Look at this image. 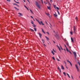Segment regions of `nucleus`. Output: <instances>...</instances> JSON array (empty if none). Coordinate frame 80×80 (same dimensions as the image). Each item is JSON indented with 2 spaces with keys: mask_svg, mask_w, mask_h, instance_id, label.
Here are the masks:
<instances>
[{
  "mask_svg": "<svg viewBox=\"0 0 80 80\" xmlns=\"http://www.w3.org/2000/svg\"><path fill=\"white\" fill-rule=\"evenodd\" d=\"M42 42L43 43H45V40H44L43 39H42Z\"/></svg>",
  "mask_w": 80,
  "mask_h": 80,
  "instance_id": "12",
  "label": "nucleus"
},
{
  "mask_svg": "<svg viewBox=\"0 0 80 80\" xmlns=\"http://www.w3.org/2000/svg\"><path fill=\"white\" fill-rule=\"evenodd\" d=\"M71 40L72 42H73V38H71Z\"/></svg>",
  "mask_w": 80,
  "mask_h": 80,
  "instance_id": "20",
  "label": "nucleus"
},
{
  "mask_svg": "<svg viewBox=\"0 0 80 80\" xmlns=\"http://www.w3.org/2000/svg\"><path fill=\"white\" fill-rule=\"evenodd\" d=\"M7 2H10V0H7Z\"/></svg>",
  "mask_w": 80,
  "mask_h": 80,
  "instance_id": "33",
  "label": "nucleus"
},
{
  "mask_svg": "<svg viewBox=\"0 0 80 80\" xmlns=\"http://www.w3.org/2000/svg\"><path fill=\"white\" fill-rule=\"evenodd\" d=\"M45 38H46L47 40H49V38L47 36H45Z\"/></svg>",
  "mask_w": 80,
  "mask_h": 80,
  "instance_id": "14",
  "label": "nucleus"
},
{
  "mask_svg": "<svg viewBox=\"0 0 80 80\" xmlns=\"http://www.w3.org/2000/svg\"><path fill=\"white\" fill-rule=\"evenodd\" d=\"M47 8L48 9H49V10H50L51 9L50 7H48V6H47Z\"/></svg>",
  "mask_w": 80,
  "mask_h": 80,
  "instance_id": "11",
  "label": "nucleus"
},
{
  "mask_svg": "<svg viewBox=\"0 0 80 80\" xmlns=\"http://www.w3.org/2000/svg\"><path fill=\"white\" fill-rule=\"evenodd\" d=\"M34 29L35 31V32H36V31H37V29H36V28H34Z\"/></svg>",
  "mask_w": 80,
  "mask_h": 80,
  "instance_id": "34",
  "label": "nucleus"
},
{
  "mask_svg": "<svg viewBox=\"0 0 80 80\" xmlns=\"http://www.w3.org/2000/svg\"><path fill=\"white\" fill-rule=\"evenodd\" d=\"M49 24H50V25L51 27H52V24H50V23H49Z\"/></svg>",
  "mask_w": 80,
  "mask_h": 80,
  "instance_id": "48",
  "label": "nucleus"
},
{
  "mask_svg": "<svg viewBox=\"0 0 80 80\" xmlns=\"http://www.w3.org/2000/svg\"><path fill=\"white\" fill-rule=\"evenodd\" d=\"M50 4V3L49 2H48Z\"/></svg>",
  "mask_w": 80,
  "mask_h": 80,
  "instance_id": "63",
  "label": "nucleus"
},
{
  "mask_svg": "<svg viewBox=\"0 0 80 80\" xmlns=\"http://www.w3.org/2000/svg\"><path fill=\"white\" fill-rule=\"evenodd\" d=\"M46 23L47 25H48V23H47V22H46Z\"/></svg>",
  "mask_w": 80,
  "mask_h": 80,
  "instance_id": "54",
  "label": "nucleus"
},
{
  "mask_svg": "<svg viewBox=\"0 0 80 80\" xmlns=\"http://www.w3.org/2000/svg\"><path fill=\"white\" fill-rule=\"evenodd\" d=\"M29 10L33 14V12H32V10H31L30 9Z\"/></svg>",
  "mask_w": 80,
  "mask_h": 80,
  "instance_id": "28",
  "label": "nucleus"
},
{
  "mask_svg": "<svg viewBox=\"0 0 80 80\" xmlns=\"http://www.w3.org/2000/svg\"><path fill=\"white\" fill-rule=\"evenodd\" d=\"M64 62L65 63V64H66V62H65V61H64Z\"/></svg>",
  "mask_w": 80,
  "mask_h": 80,
  "instance_id": "57",
  "label": "nucleus"
},
{
  "mask_svg": "<svg viewBox=\"0 0 80 80\" xmlns=\"http://www.w3.org/2000/svg\"><path fill=\"white\" fill-rule=\"evenodd\" d=\"M75 66L77 69L78 72H79V69H78V67L77 66V64H75Z\"/></svg>",
  "mask_w": 80,
  "mask_h": 80,
  "instance_id": "6",
  "label": "nucleus"
},
{
  "mask_svg": "<svg viewBox=\"0 0 80 80\" xmlns=\"http://www.w3.org/2000/svg\"><path fill=\"white\" fill-rule=\"evenodd\" d=\"M66 44L67 45H68V47L69 46V43H68V42H66Z\"/></svg>",
  "mask_w": 80,
  "mask_h": 80,
  "instance_id": "10",
  "label": "nucleus"
},
{
  "mask_svg": "<svg viewBox=\"0 0 80 80\" xmlns=\"http://www.w3.org/2000/svg\"><path fill=\"white\" fill-rule=\"evenodd\" d=\"M64 46H65V47H66V50L68 52H69V53H70V54H71L72 55V53L69 50H68V49L67 47V46H66V45H65V44H64Z\"/></svg>",
  "mask_w": 80,
  "mask_h": 80,
  "instance_id": "2",
  "label": "nucleus"
},
{
  "mask_svg": "<svg viewBox=\"0 0 80 80\" xmlns=\"http://www.w3.org/2000/svg\"><path fill=\"white\" fill-rule=\"evenodd\" d=\"M71 77H72V79H73V76H72V75L71 76Z\"/></svg>",
  "mask_w": 80,
  "mask_h": 80,
  "instance_id": "41",
  "label": "nucleus"
},
{
  "mask_svg": "<svg viewBox=\"0 0 80 80\" xmlns=\"http://www.w3.org/2000/svg\"><path fill=\"white\" fill-rule=\"evenodd\" d=\"M31 23L32 24V25H34V24L33 23L34 22L32 20H31Z\"/></svg>",
  "mask_w": 80,
  "mask_h": 80,
  "instance_id": "13",
  "label": "nucleus"
},
{
  "mask_svg": "<svg viewBox=\"0 0 80 80\" xmlns=\"http://www.w3.org/2000/svg\"><path fill=\"white\" fill-rule=\"evenodd\" d=\"M57 12L58 15H60V12H58V10H57Z\"/></svg>",
  "mask_w": 80,
  "mask_h": 80,
  "instance_id": "35",
  "label": "nucleus"
},
{
  "mask_svg": "<svg viewBox=\"0 0 80 80\" xmlns=\"http://www.w3.org/2000/svg\"><path fill=\"white\" fill-rule=\"evenodd\" d=\"M51 53L53 54V55H55V53L53 52L52 50H51Z\"/></svg>",
  "mask_w": 80,
  "mask_h": 80,
  "instance_id": "17",
  "label": "nucleus"
},
{
  "mask_svg": "<svg viewBox=\"0 0 80 80\" xmlns=\"http://www.w3.org/2000/svg\"><path fill=\"white\" fill-rule=\"evenodd\" d=\"M46 33L48 34V35H49V33H48V32H47Z\"/></svg>",
  "mask_w": 80,
  "mask_h": 80,
  "instance_id": "47",
  "label": "nucleus"
},
{
  "mask_svg": "<svg viewBox=\"0 0 80 80\" xmlns=\"http://www.w3.org/2000/svg\"><path fill=\"white\" fill-rule=\"evenodd\" d=\"M42 32H43L44 33H45V32H44V31H43V29L42 28Z\"/></svg>",
  "mask_w": 80,
  "mask_h": 80,
  "instance_id": "19",
  "label": "nucleus"
},
{
  "mask_svg": "<svg viewBox=\"0 0 80 80\" xmlns=\"http://www.w3.org/2000/svg\"><path fill=\"white\" fill-rule=\"evenodd\" d=\"M15 8V9H16V10H19V9L17 8H16V7H14Z\"/></svg>",
  "mask_w": 80,
  "mask_h": 80,
  "instance_id": "25",
  "label": "nucleus"
},
{
  "mask_svg": "<svg viewBox=\"0 0 80 80\" xmlns=\"http://www.w3.org/2000/svg\"><path fill=\"white\" fill-rule=\"evenodd\" d=\"M23 0L24 1V2H25V0Z\"/></svg>",
  "mask_w": 80,
  "mask_h": 80,
  "instance_id": "56",
  "label": "nucleus"
},
{
  "mask_svg": "<svg viewBox=\"0 0 80 80\" xmlns=\"http://www.w3.org/2000/svg\"><path fill=\"white\" fill-rule=\"evenodd\" d=\"M43 45H44L45 47H46V45H45V44H44Z\"/></svg>",
  "mask_w": 80,
  "mask_h": 80,
  "instance_id": "52",
  "label": "nucleus"
},
{
  "mask_svg": "<svg viewBox=\"0 0 80 80\" xmlns=\"http://www.w3.org/2000/svg\"><path fill=\"white\" fill-rule=\"evenodd\" d=\"M33 20H34V21H35V19H34V18H33Z\"/></svg>",
  "mask_w": 80,
  "mask_h": 80,
  "instance_id": "55",
  "label": "nucleus"
},
{
  "mask_svg": "<svg viewBox=\"0 0 80 80\" xmlns=\"http://www.w3.org/2000/svg\"><path fill=\"white\" fill-rule=\"evenodd\" d=\"M54 15L55 16V17H57V14H54Z\"/></svg>",
  "mask_w": 80,
  "mask_h": 80,
  "instance_id": "15",
  "label": "nucleus"
},
{
  "mask_svg": "<svg viewBox=\"0 0 80 80\" xmlns=\"http://www.w3.org/2000/svg\"><path fill=\"white\" fill-rule=\"evenodd\" d=\"M63 74H64L65 76H66V74L65 73V72H63Z\"/></svg>",
  "mask_w": 80,
  "mask_h": 80,
  "instance_id": "30",
  "label": "nucleus"
},
{
  "mask_svg": "<svg viewBox=\"0 0 80 80\" xmlns=\"http://www.w3.org/2000/svg\"><path fill=\"white\" fill-rule=\"evenodd\" d=\"M67 62H69V63H70V62L68 60H67Z\"/></svg>",
  "mask_w": 80,
  "mask_h": 80,
  "instance_id": "38",
  "label": "nucleus"
},
{
  "mask_svg": "<svg viewBox=\"0 0 80 80\" xmlns=\"http://www.w3.org/2000/svg\"><path fill=\"white\" fill-rule=\"evenodd\" d=\"M33 27H36V26L35 25V24L34 25V26H33Z\"/></svg>",
  "mask_w": 80,
  "mask_h": 80,
  "instance_id": "42",
  "label": "nucleus"
},
{
  "mask_svg": "<svg viewBox=\"0 0 80 80\" xmlns=\"http://www.w3.org/2000/svg\"><path fill=\"white\" fill-rule=\"evenodd\" d=\"M69 63H70L71 66H72V63H71V62H70Z\"/></svg>",
  "mask_w": 80,
  "mask_h": 80,
  "instance_id": "39",
  "label": "nucleus"
},
{
  "mask_svg": "<svg viewBox=\"0 0 80 80\" xmlns=\"http://www.w3.org/2000/svg\"><path fill=\"white\" fill-rule=\"evenodd\" d=\"M44 3H45V4H47V2H44Z\"/></svg>",
  "mask_w": 80,
  "mask_h": 80,
  "instance_id": "44",
  "label": "nucleus"
},
{
  "mask_svg": "<svg viewBox=\"0 0 80 80\" xmlns=\"http://www.w3.org/2000/svg\"><path fill=\"white\" fill-rule=\"evenodd\" d=\"M70 33H71V35H72V33H73V32H72L71 31L70 32Z\"/></svg>",
  "mask_w": 80,
  "mask_h": 80,
  "instance_id": "37",
  "label": "nucleus"
},
{
  "mask_svg": "<svg viewBox=\"0 0 80 80\" xmlns=\"http://www.w3.org/2000/svg\"><path fill=\"white\" fill-rule=\"evenodd\" d=\"M46 15H47L48 16H49V15H50V14L49 13H46Z\"/></svg>",
  "mask_w": 80,
  "mask_h": 80,
  "instance_id": "21",
  "label": "nucleus"
},
{
  "mask_svg": "<svg viewBox=\"0 0 80 80\" xmlns=\"http://www.w3.org/2000/svg\"><path fill=\"white\" fill-rule=\"evenodd\" d=\"M35 19L36 20V21H37V22H39V21H38V20L37 18H35Z\"/></svg>",
  "mask_w": 80,
  "mask_h": 80,
  "instance_id": "32",
  "label": "nucleus"
},
{
  "mask_svg": "<svg viewBox=\"0 0 80 80\" xmlns=\"http://www.w3.org/2000/svg\"><path fill=\"white\" fill-rule=\"evenodd\" d=\"M56 59H57V60H58V61H60V59H58V58H57Z\"/></svg>",
  "mask_w": 80,
  "mask_h": 80,
  "instance_id": "26",
  "label": "nucleus"
},
{
  "mask_svg": "<svg viewBox=\"0 0 80 80\" xmlns=\"http://www.w3.org/2000/svg\"><path fill=\"white\" fill-rule=\"evenodd\" d=\"M13 5H17V4L16 3H13Z\"/></svg>",
  "mask_w": 80,
  "mask_h": 80,
  "instance_id": "50",
  "label": "nucleus"
},
{
  "mask_svg": "<svg viewBox=\"0 0 80 80\" xmlns=\"http://www.w3.org/2000/svg\"><path fill=\"white\" fill-rule=\"evenodd\" d=\"M27 9L28 10H29V9H28V8H27Z\"/></svg>",
  "mask_w": 80,
  "mask_h": 80,
  "instance_id": "53",
  "label": "nucleus"
},
{
  "mask_svg": "<svg viewBox=\"0 0 80 80\" xmlns=\"http://www.w3.org/2000/svg\"><path fill=\"white\" fill-rule=\"evenodd\" d=\"M35 3L37 7H38L39 9H41V6H42V5L39 4L38 2H36Z\"/></svg>",
  "mask_w": 80,
  "mask_h": 80,
  "instance_id": "1",
  "label": "nucleus"
},
{
  "mask_svg": "<svg viewBox=\"0 0 80 80\" xmlns=\"http://www.w3.org/2000/svg\"><path fill=\"white\" fill-rule=\"evenodd\" d=\"M31 18H33V17H32V16H31Z\"/></svg>",
  "mask_w": 80,
  "mask_h": 80,
  "instance_id": "46",
  "label": "nucleus"
},
{
  "mask_svg": "<svg viewBox=\"0 0 80 80\" xmlns=\"http://www.w3.org/2000/svg\"><path fill=\"white\" fill-rule=\"evenodd\" d=\"M38 35H39L40 37L41 38H42V35L41 33H40L39 32L38 33Z\"/></svg>",
  "mask_w": 80,
  "mask_h": 80,
  "instance_id": "8",
  "label": "nucleus"
},
{
  "mask_svg": "<svg viewBox=\"0 0 80 80\" xmlns=\"http://www.w3.org/2000/svg\"><path fill=\"white\" fill-rule=\"evenodd\" d=\"M54 7L55 9H57L58 10H59V8L58 7H56V6H55V5H54Z\"/></svg>",
  "mask_w": 80,
  "mask_h": 80,
  "instance_id": "7",
  "label": "nucleus"
},
{
  "mask_svg": "<svg viewBox=\"0 0 80 80\" xmlns=\"http://www.w3.org/2000/svg\"><path fill=\"white\" fill-rule=\"evenodd\" d=\"M52 59H53V60H55V58L54 57H52Z\"/></svg>",
  "mask_w": 80,
  "mask_h": 80,
  "instance_id": "31",
  "label": "nucleus"
},
{
  "mask_svg": "<svg viewBox=\"0 0 80 80\" xmlns=\"http://www.w3.org/2000/svg\"><path fill=\"white\" fill-rule=\"evenodd\" d=\"M65 51V49H64Z\"/></svg>",
  "mask_w": 80,
  "mask_h": 80,
  "instance_id": "64",
  "label": "nucleus"
},
{
  "mask_svg": "<svg viewBox=\"0 0 80 80\" xmlns=\"http://www.w3.org/2000/svg\"><path fill=\"white\" fill-rule=\"evenodd\" d=\"M18 14L20 15V16H23V14H22L21 13H18Z\"/></svg>",
  "mask_w": 80,
  "mask_h": 80,
  "instance_id": "16",
  "label": "nucleus"
},
{
  "mask_svg": "<svg viewBox=\"0 0 80 80\" xmlns=\"http://www.w3.org/2000/svg\"><path fill=\"white\" fill-rule=\"evenodd\" d=\"M53 42H54V43H55V42H54V41H53Z\"/></svg>",
  "mask_w": 80,
  "mask_h": 80,
  "instance_id": "59",
  "label": "nucleus"
},
{
  "mask_svg": "<svg viewBox=\"0 0 80 80\" xmlns=\"http://www.w3.org/2000/svg\"><path fill=\"white\" fill-rule=\"evenodd\" d=\"M53 52H55V50H54V49H53Z\"/></svg>",
  "mask_w": 80,
  "mask_h": 80,
  "instance_id": "45",
  "label": "nucleus"
},
{
  "mask_svg": "<svg viewBox=\"0 0 80 80\" xmlns=\"http://www.w3.org/2000/svg\"><path fill=\"white\" fill-rule=\"evenodd\" d=\"M17 3H18V2H17Z\"/></svg>",
  "mask_w": 80,
  "mask_h": 80,
  "instance_id": "61",
  "label": "nucleus"
},
{
  "mask_svg": "<svg viewBox=\"0 0 80 80\" xmlns=\"http://www.w3.org/2000/svg\"><path fill=\"white\" fill-rule=\"evenodd\" d=\"M73 54L76 58H77V53L75 52H73Z\"/></svg>",
  "mask_w": 80,
  "mask_h": 80,
  "instance_id": "5",
  "label": "nucleus"
},
{
  "mask_svg": "<svg viewBox=\"0 0 80 80\" xmlns=\"http://www.w3.org/2000/svg\"><path fill=\"white\" fill-rule=\"evenodd\" d=\"M41 1L42 4H43V0H41Z\"/></svg>",
  "mask_w": 80,
  "mask_h": 80,
  "instance_id": "29",
  "label": "nucleus"
},
{
  "mask_svg": "<svg viewBox=\"0 0 80 80\" xmlns=\"http://www.w3.org/2000/svg\"><path fill=\"white\" fill-rule=\"evenodd\" d=\"M56 35H55V37H56L57 38H60V37H59V35L58 34L56 33Z\"/></svg>",
  "mask_w": 80,
  "mask_h": 80,
  "instance_id": "3",
  "label": "nucleus"
},
{
  "mask_svg": "<svg viewBox=\"0 0 80 80\" xmlns=\"http://www.w3.org/2000/svg\"><path fill=\"white\" fill-rule=\"evenodd\" d=\"M50 2H51V3H52V0H50Z\"/></svg>",
  "mask_w": 80,
  "mask_h": 80,
  "instance_id": "43",
  "label": "nucleus"
},
{
  "mask_svg": "<svg viewBox=\"0 0 80 80\" xmlns=\"http://www.w3.org/2000/svg\"><path fill=\"white\" fill-rule=\"evenodd\" d=\"M69 48V50H71V46H68Z\"/></svg>",
  "mask_w": 80,
  "mask_h": 80,
  "instance_id": "24",
  "label": "nucleus"
},
{
  "mask_svg": "<svg viewBox=\"0 0 80 80\" xmlns=\"http://www.w3.org/2000/svg\"><path fill=\"white\" fill-rule=\"evenodd\" d=\"M74 33H75V26H74Z\"/></svg>",
  "mask_w": 80,
  "mask_h": 80,
  "instance_id": "27",
  "label": "nucleus"
},
{
  "mask_svg": "<svg viewBox=\"0 0 80 80\" xmlns=\"http://www.w3.org/2000/svg\"><path fill=\"white\" fill-rule=\"evenodd\" d=\"M27 0L28 2H30L28 0Z\"/></svg>",
  "mask_w": 80,
  "mask_h": 80,
  "instance_id": "51",
  "label": "nucleus"
},
{
  "mask_svg": "<svg viewBox=\"0 0 80 80\" xmlns=\"http://www.w3.org/2000/svg\"><path fill=\"white\" fill-rule=\"evenodd\" d=\"M38 23L40 24V25H45V24L43 23V22H42V21H41L40 22L39 21Z\"/></svg>",
  "mask_w": 80,
  "mask_h": 80,
  "instance_id": "4",
  "label": "nucleus"
},
{
  "mask_svg": "<svg viewBox=\"0 0 80 80\" xmlns=\"http://www.w3.org/2000/svg\"><path fill=\"white\" fill-rule=\"evenodd\" d=\"M76 19H77V17L76 18Z\"/></svg>",
  "mask_w": 80,
  "mask_h": 80,
  "instance_id": "60",
  "label": "nucleus"
},
{
  "mask_svg": "<svg viewBox=\"0 0 80 80\" xmlns=\"http://www.w3.org/2000/svg\"><path fill=\"white\" fill-rule=\"evenodd\" d=\"M61 69H62V70H64V67L62 65H61Z\"/></svg>",
  "mask_w": 80,
  "mask_h": 80,
  "instance_id": "9",
  "label": "nucleus"
},
{
  "mask_svg": "<svg viewBox=\"0 0 80 80\" xmlns=\"http://www.w3.org/2000/svg\"><path fill=\"white\" fill-rule=\"evenodd\" d=\"M66 74H67V75H68V77H69V78H70V76L69 75V74H68V73H67Z\"/></svg>",
  "mask_w": 80,
  "mask_h": 80,
  "instance_id": "23",
  "label": "nucleus"
},
{
  "mask_svg": "<svg viewBox=\"0 0 80 80\" xmlns=\"http://www.w3.org/2000/svg\"><path fill=\"white\" fill-rule=\"evenodd\" d=\"M24 7H25V8H27V7H26L25 6V5H24Z\"/></svg>",
  "mask_w": 80,
  "mask_h": 80,
  "instance_id": "40",
  "label": "nucleus"
},
{
  "mask_svg": "<svg viewBox=\"0 0 80 80\" xmlns=\"http://www.w3.org/2000/svg\"><path fill=\"white\" fill-rule=\"evenodd\" d=\"M66 74H67V75H68V77H69V78H70V76L69 75V74H68V73H67Z\"/></svg>",
  "mask_w": 80,
  "mask_h": 80,
  "instance_id": "22",
  "label": "nucleus"
},
{
  "mask_svg": "<svg viewBox=\"0 0 80 80\" xmlns=\"http://www.w3.org/2000/svg\"><path fill=\"white\" fill-rule=\"evenodd\" d=\"M31 30H32V31H34V30H33L32 29H31Z\"/></svg>",
  "mask_w": 80,
  "mask_h": 80,
  "instance_id": "49",
  "label": "nucleus"
},
{
  "mask_svg": "<svg viewBox=\"0 0 80 80\" xmlns=\"http://www.w3.org/2000/svg\"><path fill=\"white\" fill-rule=\"evenodd\" d=\"M58 70H59L60 71V72H61V69L60 68H59V67H58Z\"/></svg>",
  "mask_w": 80,
  "mask_h": 80,
  "instance_id": "18",
  "label": "nucleus"
},
{
  "mask_svg": "<svg viewBox=\"0 0 80 80\" xmlns=\"http://www.w3.org/2000/svg\"><path fill=\"white\" fill-rule=\"evenodd\" d=\"M57 47L58 48L59 50L60 51V48L58 46H57Z\"/></svg>",
  "mask_w": 80,
  "mask_h": 80,
  "instance_id": "36",
  "label": "nucleus"
},
{
  "mask_svg": "<svg viewBox=\"0 0 80 80\" xmlns=\"http://www.w3.org/2000/svg\"><path fill=\"white\" fill-rule=\"evenodd\" d=\"M59 58H60V56H59Z\"/></svg>",
  "mask_w": 80,
  "mask_h": 80,
  "instance_id": "58",
  "label": "nucleus"
},
{
  "mask_svg": "<svg viewBox=\"0 0 80 80\" xmlns=\"http://www.w3.org/2000/svg\"><path fill=\"white\" fill-rule=\"evenodd\" d=\"M53 32H55V31H54Z\"/></svg>",
  "mask_w": 80,
  "mask_h": 80,
  "instance_id": "62",
  "label": "nucleus"
}]
</instances>
